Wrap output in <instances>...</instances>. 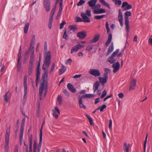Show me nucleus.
I'll return each instance as SVG.
<instances>
[{"label":"nucleus","instance_id":"c03bdc74","mask_svg":"<svg viewBox=\"0 0 152 152\" xmlns=\"http://www.w3.org/2000/svg\"><path fill=\"white\" fill-rule=\"evenodd\" d=\"M99 79L101 83L104 86V77H100L99 78Z\"/></svg>","mask_w":152,"mask_h":152},{"label":"nucleus","instance_id":"412c9836","mask_svg":"<svg viewBox=\"0 0 152 152\" xmlns=\"http://www.w3.org/2000/svg\"><path fill=\"white\" fill-rule=\"evenodd\" d=\"M80 49V48L77 45L74 46L71 51V53L72 54L75 52L77 51L79 49Z\"/></svg>","mask_w":152,"mask_h":152},{"label":"nucleus","instance_id":"393cba45","mask_svg":"<svg viewBox=\"0 0 152 152\" xmlns=\"http://www.w3.org/2000/svg\"><path fill=\"white\" fill-rule=\"evenodd\" d=\"M35 35H33L32 37V39L31 41L30 44V45H31V47H32L33 48H34V45L35 43Z\"/></svg>","mask_w":152,"mask_h":152},{"label":"nucleus","instance_id":"0eeeda50","mask_svg":"<svg viewBox=\"0 0 152 152\" xmlns=\"http://www.w3.org/2000/svg\"><path fill=\"white\" fill-rule=\"evenodd\" d=\"M112 66L114 68L113 72L114 73H116L119 69L120 63L118 62H117L115 63H113L112 65Z\"/></svg>","mask_w":152,"mask_h":152},{"label":"nucleus","instance_id":"6e6552de","mask_svg":"<svg viewBox=\"0 0 152 152\" xmlns=\"http://www.w3.org/2000/svg\"><path fill=\"white\" fill-rule=\"evenodd\" d=\"M86 35V32L85 31L79 32L77 34V37L80 39H83Z\"/></svg>","mask_w":152,"mask_h":152},{"label":"nucleus","instance_id":"f8f14e48","mask_svg":"<svg viewBox=\"0 0 152 152\" xmlns=\"http://www.w3.org/2000/svg\"><path fill=\"white\" fill-rule=\"evenodd\" d=\"M99 37L100 35L99 34H97L94 35V38L89 41V43H92L96 42L99 40Z\"/></svg>","mask_w":152,"mask_h":152},{"label":"nucleus","instance_id":"09e8293b","mask_svg":"<svg viewBox=\"0 0 152 152\" xmlns=\"http://www.w3.org/2000/svg\"><path fill=\"white\" fill-rule=\"evenodd\" d=\"M40 80V75H36L35 80L36 86H37V83Z\"/></svg>","mask_w":152,"mask_h":152},{"label":"nucleus","instance_id":"13d9d810","mask_svg":"<svg viewBox=\"0 0 152 152\" xmlns=\"http://www.w3.org/2000/svg\"><path fill=\"white\" fill-rule=\"evenodd\" d=\"M86 14L89 17L91 16V11L90 10H87L86 12Z\"/></svg>","mask_w":152,"mask_h":152},{"label":"nucleus","instance_id":"37998d69","mask_svg":"<svg viewBox=\"0 0 152 152\" xmlns=\"http://www.w3.org/2000/svg\"><path fill=\"white\" fill-rule=\"evenodd\" d=\"M68 36L66 34V29H65V31H64V34L63 36V38L65 39H68Z\"/></svg>","mask_w":152,"mask_h":152},{"label":"nucleus","instance_id":"2f4dec72","mask_svg":"<svg viewBox=\"0 0 152 152\" xmlns=\"http://www.w3.org/2000/svg\"><path fill=\"white\" fill-rule=\"evenodd\" d=\"M63 10L62 6H59V10L56 16V18L58 19L60 16L61 12Z\"/></svg>","mask_w":152,"mask_h":152},{"label":"nucleus","instance_id":"39448f33","mask_svg":"<svg viewBox=\"0 0 152 152\" xmlns=\"http://www.w3.org/2000/svg\"><path fill=\"white\" fill-rule=\"evenodd\" d=\"M23 86L24 89L23 98L24 99L26 96L27 94V77L26 75H25L24 77Z\"/></svg>","mask_w":152,"mask_h":152},{"label":"nucleus","instance_id":"4be33fe9","mask_svg":"<svg viewBox=\"0 0 152 152\" xmlns=\"http://www.w3.org/2000/svg\"><path fill=\"white\" fill-rule=\"evenodd\" d=\"M9 140H7V138L6 139H5V151L6 152L8 151V149L9 148Z\"/></svg>","mask_w":152,"mask_h":152},{"label":"nucleus","instance_id":"7ed1b4c3","mask_svg":"<svg viewBox=\"0 0 152 152\" xmlns=\"http://www.w3.org/2000/svg\"><path fill=\"white\" fill-rule=\"evenodd\" d=\"M89 73L95 76H98L100 75V72L97 69H91L89 71Z\"/></svg>","mask_w":152,"mask_h":152},{"label":"nucleus","instance_id":"864d4df0","mask_svg":"<svg viewBox=\"0 0 152 152\" xmlns=\"http://www.w3.org/2000/svg\"><path fill=\"white\" fill-rule=\"evenodd\" d=\"M85 2V1L83 0H80L77 3V6H81Z\"/></svg>","mask_w":152,"mask_h":152},{"label":"nucleus","instance_id":"c756f323","mask_svg":"<svg viewBox=\"0 0 152 152\" xmlns=\"http://www.w3.org/2000/svg\"><path fill=\"white\" fill-rule=\"evenodd\" d=\"M113 57H112V56H111L108 59V61L110 63V64H113L115 62V59Z\"/></svg>","mask_w":152,"mask_h":152},{"label":"nucleus","instance_id":"20e7f679","mask_svg":"<svg viewBox=\"0 0 152 152\" xmlns=\"http://www.w3.org/2000/svg\"><path fill=\"white\" fill-rule=\"evenodd\" d=\"M84 98H86L85 95H83L81 97L79 96L78 99V104L80 108H83L84 109H85L86 108V107L83 104L82 101V99H84Z\"/></svg>","mask_w":152,"mask_h":152},{"label":"nucleus","instance_id":"b1692460","mask_svg":"<svg viewBox=\"0 0 152 152\" xmlns=\"http://www.w3.org/2000/svg\"><path fill=\"white\" fill-rule=\"evenodd\" d=\"M42 137L41 136H41L39 137V141L38 147V152H40V151L41 148L42 142Z\"/></svg>","mask_w":152,"mask_h":152},{"label":"nucleus","instance_id":"e2e57ef3","mask_svg":"<svg viewBox=\"0 0 152 152\" xmlns=\"http://www.w3.org/2000/svg\"><path fill=\"white\" fill-rule=\"evenodd\" d=\"M72 61V60L71 59H70V58L69 59L66 61V64H71Z\"/></svg>","mask_w":152,"mask_h":152},{"label":"nucleus","instance_id":"f257e3e1","mask_svg":"<svg viewBox=\"0 0 152 152\" xmlns=\"http://www.w3.org/2000/svg\"><path fill=\"white\" fill-rule=\"evenodd\" d=\"M44 58V61L42 67V69L44 70V72L42 77L43 82L41 84L39 89V95L40 96V99H41V97L42 95L45 85H46L47 83L46 80L48 73L47 68L49 67L51 62V54L50 52V51H45Z\"/></svg>","mask_w":152,"mask_h":152},{"label":"nucleus","instance_id":"6ab92c4d","mask_svg":"<svg viewBox=\"0 0 152 152\" xmlns=\"http://www.w3.org/2000/svg\"><path fill=\"white\" fill-rule=\"evenodd\" d=\"M29 149H30V150L31 151L32 148L33 141V135L32 134H31L29 136Z\"/></svg>","mask_w":152,"mask_h":152},{"label":"nucleus","instance_id":"a878e982","mask_svg":"<svg viewBox=\"0 0 152 152\" xmlns=\"http://www.w3.org/2000/svg\"><path fill=\"white\" fill-rule=\"evenodd\" d=\"M94 13L95 14H99L100 13H104V9H100L99 10H95L94 12Z\"/></svg>","mask_w":152,"mask_h":152},{"label":"nucleus","instance_id":"a19ab883","mask_svg":"<svg viewBox=\"0 0 152 152\" xmlns=\"http://www.w3.org/2000/svg\"><path fill=\"white\" fill-rule=\"evenodd\" d=\"M34 49V48H32V47H31V45H30V47L27 50L26 52V55H28L29 54L30 52V51L31 52V50H33V49Z\"/></svg>","mask_w":152,"mask_h":152},{"label":"nucleus","instance_id":"cd10ccee","mask_svg":"<svg viewBox=\"0 0 152 152\" xmlns=\"http://www.w3.org/2000/svg\"><path fill=\"white\" fill-rule=\"evenodd\" d=\"M86 116L88 119L90 123V124L91 126L94 125V123L93 122L92 118L87 114H86Z\"/></svg>","mask_w":152,"mask_h":152},{"label":"nucleus","instance_id":"79ce46f5","mask_svg":"<svg viewBox=\"0 0 152 152\" xmlns=\"http://www.w3.org/2000/svg\"><path fill=\"white\" fill-rule=\"evenodd\" d=\"M95 95L92 94H86L85 95L86 98H89L94 97Z\"/></svg>","mask_w":152,"mask_h":152},{"label":"nucleus","instance_id":"f3484780","mask_svg":"<svg viewBox=\"0 0 152 152\" xmlns=\"http://www.w3.org/2000/svg\"><path fill=\"white\" fill-rule=\"evenodd\" d=\"M112 39V35L111 33H110L108 37V39L106 42V45L107 46L109 45L110 43L111 42Z\"/></svg>","mask_w":152,"mask_h":152},{"label":"nucleus","instance_id":"ddd939ff","mask_svg":"<svg viewBox=\"0 0 152 152\" xmlns=\"http://www.w3.org/2000/svg\"><path fill=\"white\" fill-rule=\"evenodd\" d=\"M68 88L72 92L75 93L76 92V90L74 86L71 83H69L67 85Z\"/></svg>","mask_w":152,"mask_h":152},{"label":"nucleus","instance_id":"7c9ffc66","mask_svg":"<svg viewBox=\"0 0 152 152\" xmlns=\"http://www.w3.org/2000/svg\"><path fill=\"white\" fill-rule=\"evenodd\" d=\"M34 56H30L29 65L33 66V63L34 61Z\"/></svg>","mask_w":152,"mask_h":152},{"label":"nucleus","instance_id":"2eb2a0df","mask_svg":"<svg viewBox=\"0 0 152 152\" xmlns=\"http://www.w3.org/2000/svg\"><path fill=\"white\" fill-rule=\"evenodd\" d=\"M114 49V46L113 42H112L110 46H109L107 52V55H108L111 53L113 51Z\"/></svg>","mask_w":152,"mask_h":152},{"label":"nucleus","instance_id":"4c0bfd02","mask_svg":"<svg viewBox=\"0 0 152 152\" xmlns=\"http://www.w3.org/2000/svg\"><path fill=\"white\" fill-rule=\"evenodd\" d=\"M132 8V6L131 4H128V5H127L126 6L125 8H124L123 10L122 11H124L127 10H129V9H131Z\"/></svg>","mask_w":152,"mask_h":152},{"label":"nucleus","instance_id":"58836bf2","mask_svg":"<svg viewBox=\"0 0 152 152\" xmlns=\"http://www.w3.org/2000/svg\"><path fill=\"white\" fill-rule=\"evenodd\" d=\"M101 7V5L100 4H95L94 6L93 7V8L95 10H98Z\"/></svg>","mask_w":152,"mask_h":152},{"label":"nucleus","instance_id":"f704fd0d","mask_svg":"<svg viewBox=\"0 0 152 152\" xmlns=\"http://www.w3.org/2000/svg\"><path fill=\"white\" fill-rule=\"evenodd\" d=\"M69 28L71 30H72L73 31H75L77 29L76 26L75 25H70L69 26Z\"/></svg>","mask_w":152,"mask_h":152},{"label":"nucleus","instance_id":"603ef678","mask_svg":"<svg viewBox=\"0 0 152 152\" xmlns=\"http://www.w3.org/2000/svg\"><path fill=\"white\" fill-rule=\"evenodd\" d=\"M55 63H53L52 64V67L50 69V70L49 72L50 74L53 71V70L54 69L55 67Z\"/></svg>","mask_w":152,"mask_h":152},{"label":"nucleus","instance_id":"052dcab7","mask_svg":"<svg viewBox=\"0 0 152 152\" xmlns=\"http://www.w3.org/2000/svg\"><path fill=\"white\" fill-rule=\"evenodd\" d=\"M76 22H83V20L79 17H77L76 18Z\"/></svg>","mask_w":152,"mask_h":152},{"label":"nucleus","instance_id":"a211bd4d","mask_svg":"<svg viewBox=\"0 0 152 152\" xmlns=\"http://www.w3.org/2000/svg\"><path fill=\"white\" fill-rule=\"evenodd\" d=\"M100 86V83L99 82L97 81L94 83V84L93 89L95 92L98 90L99 87Z\"/></svg>","mask_w":152,"mask_h":152},{"label":"nucleus","instance_id":"338daca9","mask_svg":"<svg viewBox=\"0 0 152 152\" xmlns=\"http://www.w3.org/2000/svg\"><path fill=\"white\" fill-rule=\"evenodd\" d=\"M93 49V48L92 46H88L87 48H86V50H87L89 51H90L91 50Z\"/></svg>","mask_w":152,"mask_h":152},{"label":"nucleus","instance_id":"1a4fd4ad","mask_svg":"<svg viewBox=\"0 0 152 152\" xmlns=\"http://www.w3.org/2000/svg\"><path fill=\"white\" fill-rule=\"evenodd\" d=\"M136 80L134 79H132L130 83L129 90L131 91L134 89L136 86Z\"/></svg>","mask_w":152,"mask_h":152},{"label":"nucleus","instance_id":"aec40b11","mask_svg":"<svg viewBox=\"0 0 152 152\" xmlns=\"http://www.w3.org/2000/svg\"><path fill=\"white\" fill-rule=\"evenodd\" d=\"M97 0H91L88 2L89 6L92 8L96 3Z\"/></svg>","mask_w":152,"mask_h":152},{"label":"nucleus","instance_id":"0e129e2a","mask_svg":"<svg viewBox=\"0 0 152 152\" xmlns=\"http://www.w3.org/2000/svg\"><path fill=\"white\" fill-rule=\"evenodd\" d=\"M23 132H20V134L19 136V140L21 142L22 141V139L23 137Z\"/></svg>","mask_w":152,"mask_h":152},{"label":"nucleus","instance_id":"3c124183","mask_svg":"<svg viewBox=\"0 0 152 152\" xmlns=\"http://www.w3.org/2000/svg\"><path fill=\"white\" fill-rule=\"evenodd\" d=\"M8 91L4 95V100L6 101V102H7L8 101Z\"/></svg>","mask_w":152,"mask_h":152},{"label":"nucleus","instance_id":"ea45409f","mask_svg":"<svg viewBox=\"0 0 152 152\" xmlns=\"http://www.w3.org/2000/svg\"><path fill=\"white\" fill-rule=\"evenodd\" d=\"M20 61H18V63L17 64V70L18 72L20 70L21 65V63H19Z\"/></svg>","mask_w":152,"mask_h":152},{"label":"nucleus","instance_id":"5fc2aeb1","mask_svg":"<svg viewBox=\"0 0 152 152\" xmlns=\"http://www.w3.org/2000/svg\"><path fill=\"white\" fill-rule=\"evenodd\" d=\"M119 51V50L118 49H117L115 51H114L111 55V56L112 57H115L116 55L117 54Z\"/></svg>","mask_w":152,"mask_h":152},{"label":"nucleus","instance_id":"c85d7f7f","mask_svg":"<svg viewBox=\"0 0 152 152\" xmlns=\"http://www.w3.org/2000/svg\"><path fill=\"white\" fill-rule=\"evenodd\" d=\"M33 68V66L29 65L28 67V74L29 75H31Z\"/></svg>","mask_w":152,"mask_h":152},{"label":"nucleus","instance_id":"9b49d317","mask_svg":"<svg viewBox=\"0 0 152 152\" xmlns=\"http://www.w3.org/2000/svg\"><path fill=\"white\" fill-rule=\"evenodd\" d=\"M44 6L47 11H49L50 10V1H44Z\"/></svg>","mask_w":152,"mask_h":152},{"label":"nucleus","instance_id":"bb28decb","mask_svg":"<svg viewBox=\"0 0 152 152\" xmlns=\"http://www.w3.org/2000/svg\"><path fill=\"white\" fill-rule=\"evenodd\" d=\"M29 24L28 23H27L25 24L24 27V33L26 34L28 32V31L29 28Z\"/></svg>","mask_w":152,"mask_h":152},{"label":"nucleus","instance_id":"c9c22d12","mask_svg":"<svg viewBox=\"0 0 152 152\" xmlns=\"http://www.w3.org/2000/svg\"><path fill=\"white\" fill-rule=\"evenodd\" d=\"M40 62L38 63L37 67L36 69V75H40Z\"/></svg>","mask_w":152,"mask_h":152},{"label":"nucleus","instance_id":"9d476101","mask_svg":"<svg viewBox=\"0 0 152 152\" xmlns=\"http://www.w3.org/2000/svg\"><path fill=\"white\" fill-rule=\"evenodd\" d=\"M80 15L83 19V22L86 23H89L90 22V18L86 16L85 13L81 12Z\"/></svg>","mask_w":152,"mask_h":152},{"label":"nucleus","instance_id":"dca6fc26","mask_svg":"<svg viewBox=\"0 0 152 152\" xmlns=\"http://www.w3.org/2000/svg\"><path fill=\"white\" fill-rule=\"evenodd\" d=\"M26 118L24 117L22 120L21 123L20 125V132L23 133L24 126L25 123Z\"/></svg>","mask_w":152,"mask_h":152},{"label":"nucleus","instance_id":"8fccbe9b","mask_svg":"<svg viewBox=\"0 0 152 152\" xmlns=\"http://www.w3.org/2000/svg\"><path fill=\"white\" fill-rule=\"evenodd\" d=\"M52 111L53 112L52 114L55 117L56 119H57L58 117V115L56 113L54 110H52Z\"/></svg>","mask_w":152,"mask_h":152},{"label":"nucleus","instance_id":"423d86ee","mask_svg":"<svg viewBox=\"0 0 152 152\" xmlns=\"http://www.w3.org/2000/svg\"><path fill=\"white\" fill-rule=\"evenodd\" d=\"M118 18L120 25L121 27L123 25V19L122 13L120 9L119 10V13L118 14Z\"/></svg>","mask_w":152,"mask_h":152},{"label":"nucleus","instance_id":"bf43d9fd","mask_svg":"<svg viewBox=\"0 0 152 152\" xmlns=\"http://www.w3.org/2000/svg\"><path fill=\"white\" fill-rule=\"evenodd\" d=\"M121 0H117L115 2V4L116 5L120 6L121 4Z\"/></svg>","mask_w":152,"mask_h":152},{"label":"nucleus","instance_id":"69168bd1","mask_svg":"<svg viewBox=\"0 0 152 152\" xmlns=\"http://www.w3.org/2000/svg\"><path fill=\"white\" fill-rule=\"evenodd\" d=\"M23 144L25 146V149L26 152H28V145L25 142H24Z\"/></svg>","mask_w":152,"mask_h":152},{"label":"nucleus","instance_id":"a18cd8bd","mask_svg":"<svg viewBox=\"0 0 152 152\" xmlns=\"http://www.w3.org/2000/svg\"><path fill=\"white\" fill-rule=\"evenodd\" d=\"M63 91L64 93L67 96H70V94L69 92L66 89H63Z\"/></svg>","mask_w":152,"mask_h":152},{"label":"nucleus","instance_id":"4468645a","mask_svg":"<svg viewBox=\"0 0 152 152\" xmlns=\"http://www.w3.org/2000/svg\"><path fill=\"white\" fill-rule=\"evenodd\" d=\"M130 147V144H127L126 142H125L123 145V150L125 152H129V150Z\"/></svg>","mask_w":152,"mask_h":152},{"label":"nucleus","instance_id":"e433bc0d","mask_svg":"<svg viewBox=\"0 0 152 152\" xmlns=\"http://www.w3.org/2000/svg\"><path fill=\"white\" fill-rule=\"evenodd\" d=\"M21 47L20 46V48L19 50V51L18 54V61H20V60L21 58Z\"/></svg>","mask_w":152,"mask_h":152},{"label":"nucleus","instance_id":"680f3d73","mask_svg":"<svg viewBox=\"0 0 152 152\" xmlns=\"http://www.w3.org/2000/svg\"><path fill=\"white\" fill-rule=\"evenodd\" d=\"M127 5H128V3L127 2H124L122 4L121 7L125 8L126 6Z\"/></svg>","mask_w":152,"mask_h":152},{"label":"nucleus","instance_id":"49530a36","mask_svg":"<svg viewBox=\"0 0 152 152\" xmlns=\"http://www.w3.org/2000/svg\"><path fill=\"white\" fill-rule=\"evenodd\" d=\"M104 16V15H96L94 16V18L96 20H99L103 18Z\"/></svg>","mask_w":152,"mask_h":152},{"label":"nucleus","instance_id":"f03ea898","mask_svg":"<svg viewBox=\"0 0 152 152\" xmlns=\"http://www.w3.org/2000/svg\"><path fill=\"white\" fill-rule=\"evenodd\" d=\"M131 12L129 11H127L125 12V24L126 26L125 29L126 30L127 34H128L129 32V20L128 17L131 15Z\"/></svg>","mask_w":152,"mask_h":152},{"label":"nucleus","instance_id":"6e6d98bb","mask_svg":"<svg viewBox=\"0 0 152 152\" xmlns=\"http://www.w3.org/2000/svg\"><path fill=\"white\" fill-rule=\"evenodd\" d=\"M66 23L65 21H63L61 23L60 26V29H62L63 28L64 26L66 24Z\"/></svg>","mask_w":152,"mask_h":152},{"label":"nucleus","instance_id":"473e14b6","mask_svg":"<svg viewBox=\"0 0 152 152\" xmlns=\"http://www.w3.org/2000/svg\"><path fill=\"white\" fill-rule=\"evenodd\" d=\"M148 134L147 133L146 135V136L145 137V140L144 142V152H145L146 148V144L148 138Z\"/></svg>","mask_w":152,"mask_h":152},{"label":"nucleus","instance_id":"774afa93","mask_svg":"<svg viewBox=\"0 0 152 152\" xmlns=\"http://www.w3.org/2000/svg\"><path fill=\"white\" fill-rule=\"evenodd\" d=\"M112 121L111 119H110L109 121V128L110 129H112Z\"/></svg>","mask_w":152,"mask_h":152},{"label":"nucleus","instance_id":"4d7b16f0","mask_svg":"<svg viewBox=\"0 0 152 152\" xmlns=\"http://www.w3.org/2000/svg\"><path fill=\"white\" fill-rule=\"evenodd\" d=\"M37 143L36 140H34V145H33V151H36L37 148Z\"/></svg>","mask_w":152,"mask_h":152},{"label":"nucleus","instance_id":"72a5a7b5","mask_svg":"<svg viewBox=\"0 0 152 152\" xmlns=\"http://www.w3.org/2000/svg\"><path fill=\"white\" fill-rule=\"evenodd\" d=\"M10 128H8L6 130V133L5 136V139L7 138V140H9V133L10 132Z\"/></svg>","mask_w":152,"mask_h":152},{"label":"nucleus","instance_id":"5701e85b","mask_svg":"<svg viewBox=\"0 0 152 152\" xmlns=\"http://www.w3.org/2000/svg\"><path fill=\"white\" fill-rule=\"evenodd\" d=\"M66 67L64 65H62V67L61 69H59V75H61L64 73L66 70Z\"/></svg>","mask_w":152,"mask_h":152},{"label":"nucleus","instance_id":"de8ad7c7","mask_svg":"<svg viewBox=\"0 0 152 152\" xmlns=\"http://www.w3.org/2000/svg\"><path fill=\"white\" fill-rule=\"evenodd\" d=\"M57 100L58 101L59 104L60 105L61 104L62 101V98L61 96L58 95L57 98Z\"/></svg>","mask_w":152,"mask_h":152}]
</instances>
